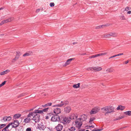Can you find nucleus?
Returning <instances> with one entry per match:
<instances>
[{
  "mask_svg": "<svg viewBox=\"0 0 131 131\" xmlns=\"http://www.w3.org/2000/svg\"><path fill=\"white\" fill-rule=\"evenodd\" d=\"M120 118L119 116L117 117L116 118H115L114 119V121H116L117 120H120Z\"/></svg>",
  "mask_w": 131,
  "mask_h": 131,
  "instance_id": "c03bdc74",
  "label": "nucleus"
},
{
  "mask_svg": "<svg viewBox=\"0 0 131 131\" xmlns=\"http://www.w3.org/2000/svg\"><path fill=\"white\" fill-rule=\"evenodd\" d=\"M13 123H9L5 127L7 129H8V128L11 125L13 124Z\"/></svg>",
  "mask_w": 131,
  "mask_h": 131,
  "instance_id": "c756f323",
  "label": "nucleus"
},
{
  "mask_svg": "<svg viewBox=\"0 0 131 131\" xmlns=\"http://www.w3.org/2000/svg\"><path fill=\"white\" fill-rule=\"evenodd\" d=\"M13 125H12V128H15L18 126L19 124V123L17 120L15 121L13 123Z\"/></svg>",
  "mask_w": 131,
  "mask_h": 131,
  "instance_id": "dca6fc26",
  "label": "nucleus"
},
{
  "mask_svg": "<svg viewBox=\"0 0 131 131\" xmlns=\"http://www.w3.org/2000/svg\"><path fill=\"white\" fill-rule=\"evenodd\" d=\"M12 119L10 116H5L1 120V121L4 120V122L9 121H10Z\"/></svg>",
  "mask_w": 131,
  "mask_h": 131,
  "instance_id": "f3484780",
  "label": "nucleus"
},
{
  "mask_svg": "<svg viewBox=\"0 0 131 131\" xmlns=\"http://www.w3.org/2000/svg\"><path fill=\"white\" fill-rule=\"evenodd\" d=\"M40 109L39 108L38 110H35L34 111V112H35V113L36 114H37V115L39 116L38 117H39V120L40 121V115H39V114H43V112H46L47 111L49 108L48 107L43 109L42 110H40L39 109Z\"/></svg>",
  "mask_w": 131,
  "mask_h": 131,
  "instance_id": "20e7f679",
  "label": "nucleus"
},
{
  "mask_svg": "<svg viewBox=\"0 0 131 131\" xmlns=\"http://www.w3.org/2000/svg\"><path fill=\"white\" fill-rule=\"evenodd\" d=\"M129 8L130 7H129L127 6L125 8L124 11H128L129 9H130Z\"/></svg>",
  "mask_w": 131,
  "mask_h": 131,
  "instance_id": "c9c22d12",
  "label": "nucleus"
},
{
  "mask_svg": "<svg viewBox=\"0 0 131 131\" xmlns=\"http://www.w3.org/2000/svg\"><path fill=\"white\" fill-rule=\"evenodd\" d=\"M123 54V53H119V54H116V56L117 57V56H120L121 55H122Z\"/></svg>",
  "mask_w": 131,
  "mask_h": 131,
  "instance_id": "49530a36",
  "label": "nucleus"
},
{
  "mask_svg": "<svg viewBox=\"0 0 131 131\" xmlns=\"http://www.w3.org/2000/svg\"><path fill=\"white\" fill-rule=\"evenodd\" d=\"M14 19V18L13 17H10L9 18H7L5 19L4 20L5 24L8 22H10Z\"/></svg>",
  "mask_w": 131,
  "mask_h": 131,
  "instance_id": "a211bd4d",
  "label": "nucleus"
},
{
  "mask_svg": "<svg viewBox=\"0 0 131 131\" xmlns=\"http://www.w3.org/2000/svg\"><path fill=\"white\" fill-rule=\"evenodd\" d=\"M37 128L40 130H44L46 128V126L42 124H38Z\"/></svg>",
  "mask_w": 131,
  "mask_h": 131,
  "instance_id": "f8f14e48",
  "label": "nucleus"
},
{
  "mask_svg": "<svg viewBox=\"0 0 131 131\" xmlns=\"http://www.w3.org/2000/svg\"><path fill=\"white\" fill-rule=\"evenodd\" d=\"M71 110V108L69 106H67L66 107L64 108L65 112L67 113H69Z\"/></svg>",
  "mask_w": 131,
  "mask_h": 131,
  "instance_id": "6ab92c4d",
  "label": "nucleus"
},
{
  "mask_svg": "<svg viewBox=\"0 0 131 131\" xmlns=\"http://www.w3.org/2000/svg\"><path fill=\"white\" fill-rule=\"evenodd\" d=\"M40 11V9H37L36 11V13H38Z\"/></svg>",
  "mask_w": 131,
  "mask_h": 131,
  "instance_id": "de8ad7c7",
  "label": "nucleus"
},
{
  "mask_svg": "<svg viewBox=\"0 0 131 131\" xmlns=\"http://www.w3.org/2000/svg\"><path fill=\"white\" fill-rule=\"evenodd\" d=\"M116 57V55H114V56H111V57H110L109 58V59H110L111 58H114V57Z\"/></svg>",
  "mask_w": 131,
  "mask_h": 131,
  "instance_id": "37998d69",
  "label": "nucleus"
},
{
  "mask_svg": "<svg viewBox=\"0 0 131 131\" xmlns=\"http://www.w3.org/2000/svg\"><path fill=\"white\" fill-rule=\"evenodd\" d=\"M63 126L60 124H58V125L56 126V129L57 131H60L62 129Z\"/></svg>",
  "mask_w": 131,
  "mask_h": 131,
  "instance_id": "ddd939ff",
  "label": "nucleus"
},
{
  "mask_svg": "<svg viewBox=\"0 0 131 131\" xmlns=\"http://www.w3.org/2000/svg\"><path fill=\"white\" fill-rule=\"evenodd\" d=\"M68 103L67 101H66L64 102L61 101V103L59 104L56 105L52 106L53 107H62L63 105H66Z\"/></svg>",
  "mask_w": 131,
  "mask_h": 131,
  "instance_id": "1a4fd4ad",
  "label": "nucleus"
},
{
  "mask_svg": "<svg viewBox=\"0 0 131 131\" xmlns=\"http://www.w3.org/2000/svg\"><path fill=\"white\" fill-rule=\"evenodd\" d=\"M131 13V11H128L127 12V14H130Z\"/></svg>",
  "mask_w": 131,
  "mask_h": 131,
  "instance_id": "6e6d98bb",
  "label": "nucleus"
},
{
  "mask_svg": "<svg viewBox=\"0 0 131 131\" xmlns=\"http://www.w3.org/2000/svg\"><path fill=\"white\" fill-rule=\"evenodd\" d=\"M60 117L58 115H54L51 118V120L53 122L58 121L60 120Z\"/></svg>",
  "mask_w": 131,
  "mask_h": 131,
  "instance_id": "6e6552de",
  "label": "nucleus"
},
{
  "mask_svg": "<svg viewBox=\"0 0 131 131\" xmlns=\"http://www.w3.org/2000/svg\"><path fill=\"white\" fill-rule=\"evenodd\" d=\"M6 81H5L2 82L1 84H0V88L2 86L4 85Z\"/></svg>",
  "mask_w": 131,
  "mask_h": 131,
  "instance_id": "72a5a7b5",
  "label": "nucleus"
},
{
  "mask_svg": "<svg viewBox=\"0 0 131 131\" xmlns=\"http://www.w3.org/2000/svg\"><path fill=\"white\" fill-rule=\"evenodd\" d=\"M87 127H89V128H89L90 127H91L93 128H94V126H93V125H92V126H87Z\"/></svg>",
  "mask_w": 131,
  "mask_h": 131,
  "instance_id": "3c124183",
  "label": "nucleus"
},
{
  "mask_svg": "<svg viewBox=\"0 0 131 131\" xmlns=\"http://www.w3.org/2000/svg\"><path fill=\"white\" fill-rule=\"evenodd\" d=\"M55 108H54L53 112L55 114H58L61 113V111L60 108L57 107H54Z\"/></svg>",
  "mask_w": 131,
  "mask_h": 131,
  "instance_id": "9b49d317",
  "label": "nucleus"
},
{
  "mask_svg": "<svg viewBox=\"0 0 131 131\" xmlns=\"http://www.w3.org/2000/svg\"><path fill=\"white\" fill-rule=\"evenodd\" d=\"M38 115L35 113L34 111L30 112L27 115V117L25 119L24 122L25 123L29 122L31 120H33L35 122L37 123L39 121Z\"/></svg>",
  "mask_w": 131,
  "mask_h": 131,
  "instance_id": "f257e3e1",
  "label": "nucleus"
},
{
  "mask_svg": "<svg viewBox=\"0 0 131 131\" xmlns=\"http://www.w3.org/2000/svg\"><path fill=\"white\" fill-rule=\"evenodd\" d=\"M9 72V70H6L5 71H3L1 72L0 73V75H3L6 74Z\"/></svg>",
  "mask_w": 131,
  "mask_h": 131,
  "instance_id": "412c9836",
  "label": "nucleus"
},
{
  "mask_svg": "<svg viewBox=\"0 0 131 131\" xmlns=\"http://www.w3.org/2000/svg\"><path fill=\"white\" fill-rule=\"evenodd\" d=\"M48 104V106H50L52 105V103H47Z\"/></svg>",
  "mask_w": 131,
  "mask_h": 131,
  "instance_id": "603ef678",
  "label": "nucleus"
},
{
  "mask_svg": "<svg viewBox=\"0 0 131 131\" xmlns=\"http://www.w3.org/2000/svg\"><path fill=\"white\" fill-rule=\"evenodd\" d=\"M26 131H31V128L30 127L27 128L26 129Z\"/></svg>",
  "mask_w": 131,
  "mask_h": 131,
  "instance_id": "e433bc0d",
  "label": "nucleus"
},
{
  "mask_svg": "<svg viewBox=\"0 0 131 131\" xmlns=\"http://www.w3.org/2000/svg\"><path fill=\"white\" fill-rule=\"evenodd\" d=\"M75 43V42H73V44H74Z\"/></svg>",
  "mask_w": 131,
  "mask_h": 131,
  "instance_id": "e2e57ef3",
  "label": "nucleus"
},
{
  "mask_svg": "<svg viewBox=\"0 0 131 131\" xmlns=\"http://www.w3.org/2000/svg\"><path fill=\"white\" fill-rule=\"evenodd\" d=\"M113 70L111 68H108L106 70V71L107 73L111 72L113 71Z\"/></svg>",
  "mask_w": 131,
  "mask_h": 131,
  "instance_id": "bb28decb",
  "label": "nucleus"
},
{
  "mask_svg": "<svg viewBox=\"0 0 131 131\" xmlns=\"http://www.w3.org/2000/svg\"><path fill=\"white\" fill-rule=\"evenodd\" d=\"M107 54V52H105L104 53H99V56H102L105 55Z\"/></svg>",
  "mask_w": 131,
  "mask_h": 131,
  "instance_id": "cd10ccee",
  "label": "nucleus"
},
{
  "mask_svg": "<svg viewBox=\"0 0 131 131\" xmlns=\"http://www.w3.org/2000/svg\"><path fill=\"white\" fill-rule=\"evenodd\" d=\"M3 9V8H0V10Z\"/></svg>",
  "mask_w": 131,
  "mask_h": 131,
  "instance_id": "680f3d73",
  "label": "nucleus"
},
{
  "mask_svg": "<svg viewBox=\"0 0 131 131\" xmlns=\"http://www.w3.org/2000/svg\"><path fill=\"white\" fill-rule=\"evenodd\" d=\"M102 68L101 67L96 66L93 67V72H99L101 70Z\"/></svg>",
  "mask_w": 131,
  "mask_h": 131,
  "instance_id": "9d476101",
  "label": "nucleus"
},
{
  "mask_svg": "<svg viewBox=\"0 0 131 131\" xmlns=\"http://www.w3.org/2000/svg\"><path fill=\"white\" fill-rule=\"evenodd\" d=\"M30 55V54L28 53H26L23 55L24 57H26L27 56H28Z\"/></svg>",
  "mask_w": 131,
  "mask_h": 131,
  "instance_id": "f704fd0d",
  "label": "nucleus"
},
{
  "mask_svg": "<svg viewBox=\"0 0 131 131\" xmlns=\"http://www.w3.org/2000/svg\"><path fill=\"white\" fill-rule=\"evenodd\" d=\"M95 58V55L90 56L89 57L90 58Z\"/></svg>",
  "mask_w": 131,
  "mask_h": 131,
  "instance_id": "79ce46f5",
  "label": "nucleus"
},
{
  "mask_svg": "<svg viewBox=\"0 0 131 131\" xmlns=\"http://www.w3.org/2000/svg\"><path fill=\"white\" fill-rule=\"evenodd\" d=\"M23 96V94H21L20 95H19L18 96V97H21V96Z\"/></svg>",
  "mask_w": 131,
  "mask_h": 131,
  "instance_id": "5fc2aeb1",
  "label": "nucleus"
},
{
  "mask_svg": "<svg viewBox=\"0 0 131 131\" xmlns=\"http://www.w3.org/2000/svg\"><path fill=\"white\" fill-rule=\"evenodd\" d=\"M103 112H106L105 114L111 113L114 111V108L112 106H107L101 109Z\"/></svg>",
  "mask_w": 131,
  "mask_h": 131,
  "instance_id": "f03ea898",
  "label": "nucleus"
},
{
  "mask_svg": "<svg viewBox=\"0 0 131 131\" xmlns=\"http://www.w3.org/2000/svg\"><path fill=\"white\" fill-rule=\"evenodd\" d=\"M81 118H79L75 121L74 126L78 129H79L81 127L82 124V122L81 121Z\"/></svg>",
  "mask_w": 131,
  "mask_h": 131,
  "instance_id": "39448f33",
  "label": "nucleus"
},
{
  "mask_svg": "<svg viewBox=\"0 0 131 131\" xmlns=\"http://www.w3.org/2000/svg\"><path fill=\"white\" fill-rule=\"evenodd\" d=\"M124 114L128 116H131V111H128L124 112Z\"/></svg>",
  "mask_w": 131,
  "mask_h": 131,
  "instance_id": "393cba45",
  "label": "nucleus"
},
{
  "mask_svg": "<svg viewBox=\"0 0 131 131\" xmlns=\"http://www.w3.org/2000/svg\"><path fill=\"white\" fill-rule=\"evenodd\" d=\"M6 125L5 124H2L1 126H0V129L2 128L3 127H4Z\"/></svg>",
  "mask_w": 131,
  "mask_h": 131,
  "instance_id": "58836bf2",
  "label": "nucleus"
},
{
  "mask_svg": "<svg viewBox=\"0 0 131 131\" xmlns=\"http://www.w3.org/2000/svg\"><path fill=\"white\" fill-rule=\"evenodd\" d=\"M18 59V57L17 58V57H15L13 59L12 62H15Z\"/></svg>",
  "mask_w": 131,
  "mask_h": 131,
  "instance_id": "7c9ffc66",
  "label": "nucleus"
},
{
  "mask_svg": "<svg viewBox=\"0 0 131 131\" xmlns=\"http://www.w3.org/2000/svg\"><path fill=\"white\" fill-rule=\"evenodd\" d=\"M95 57H99V54H96L95 55Z\"/></svg>",
  "mask_w": 131,
  "mask_h": 131,
  "instance_id": "864d4df0",
  "label": "nucleus"
},
{
  "mask_svg": "<svg viewBox=\"0 0 131 131\" xmlns=\"http://www.w3.org/2000/svg\"><path fill=\"white\" fill-rule=\"evenodd\" d=\"M34 108H32L31 109H30V111H32L34 109Z\"/></svg>",
  "mask_w": 131,
  "mask_h": 131,
  "instance_id": "13d9d810",
  "label": "nucleus"
},
{
  "mask_svg": "<svg viewBox=\"0 0 131 131\" xmlns=\"http://www.w3.org/2000/svg\"><path fill=\"white\" fill-rule=\"evenodd\" d=\"M4 24H5V23L3 20L0 23V26Z\"/></svg>",
  "mask_w": 131,
  "mask_h": 131,
  "instance_id": "ea45409f",
  "label": "nucleus"
},
{
  "mask_svg": "<svg viewBox=\"0 0 131 131\" xmlns=\"http://www.w3.org/2000/svg\"><path fill=\"white\" fill-rule=\"evenodd\" d=\"M50 5L51 7H52L54 6V3H51L50 4Z\"/></svg>",
  "mask_w": 131,
  "mask_h": 131,
  "instance_id": "4c0bfd02",
  "label": "nucleus"
},
{
  "mask_svg": "<svg viewBox=\"0 0 131 131\" xmlns=\"http://www.w3.org/2000/svg\"><path fill=\"white\" fill-rule=\"evenodd\" d=\"M48 106V104L47 103L45 105H42V106L43 107H47V106Z\"/></svg>",
  "mask_w": 131,
  "mask_h": 131,
  "instance_id": "09e8293b",
  "label": "nucleus"
},
{
  "mask_svg": "<svg viewBox=\"0 0 131 131\" xmlns=\"http://www.w3.org/2000/svg\"><path fill=\"white\" fill-rule=\"evenodd\" d=\"M21 116V114H16L14 116V118L15 119L19 118Z\"/></svg>",
  "mask_w": 131,
  "mask_h": 131,
  "instance_id": "b1692460",
  "label": "nucleus"
},
{
  "mask_svg": "<svg viewBox=\"0 0 131 131\" xmlns=\"http://www.w3.org/2000/svg\"><path fill=\"white\" fill-rule=\"evenodd\" d=\"M9 130L7 129L5 127L2 130V131H8Z\"/></svg>",
  "mask_w": 131,
  "mask_h": 131,
  "instance_id": "a19ab883",
  "label": "nucleus"
},
{
  "mask_svg": "<svg viewBox=\"0 0 131 131\" xmlns=\"http://www.w3.org/2000/svg\"><path fill=\"white\" fill-rule=\"evenodd\" d=\"M103 26V25L99 26H98L96 27V28L97 29L100 28H101Z\"/></svg>",
  "mask_w": 131,
  "mask_h": 131,
  "instance_id": "a18cd8bd",
  "label": "nucleus"
},
{
  "mask_svg": "<svg viewBox=\"0 0 131 131\" xmlns=\"http://www.w3.org/2000/svg\"><path fill=\"white\" fill-rule=\"evenodd\" d=\"M21 55V53L20 52H17V54H16V57H18V58H19L20 56Z\"/></svg>",
  "mask_w": 131,
  "mask_h": 131,
  "instance_id": "2f4dec72",
  "label": "nucleus"
},
{
  "mask_svg": "<svg viewBox=\"0 0 131 131\" xmlns=\"http://www.w3.org/2000/svg\"><path fill=\"white\" fill-rule=\"evenodd\" d=\"M120 119H122L123 118H124V116L123 115L120 116H119Z\"/></svg>",
  "mask_w": 131,
  "mask_h": 131,
  "instance_id": "8fccbe9b",
  "label": "nucleus"
},
{
  "mask_svg": "<svg viewBox=\"0 0 131 131\" xmlns=\"http://www.w3.org/2000/svg\"><path fill=\"white\" fill-rule=\"evenodd\" d=\"M129 62V61L128 60H127L125 62V64H127Z\"/></svg>",
  "mask_w": 131,
  "mask_h": 131,
  "instance_id": "4d7b16f0",
  "label": "nucleus"
},
{
  "mask_svg": "<svg viewBox=\"0 0 131 131\" xmlns=\"http://www.w3.org/2000/svg\"><path fill=\"white\" fill-rule=\"evenodd\" d=\"M86 70H91L93 71V67L88 68L86 69Z\"/></svg>",
  "mask_w": 131,
  "mask_h": 131,
  "instance_id": "473e14b6",
  "label": "nucleus"
},
{
  "mask_svg": "<svg viewBox=\"0 0 131 131\" xmlns=\"http://www.w3.org/2000/svg\"><path fill=\"white\" fill-rule=\"evenodd\" d=\"M86 131H89L88 130H86Z\"/></svg>",
  "mask_w": 131,
  "mask_h": 131,
  "instance_id": "0e129e2a",
  "label": "nucleus"
},
{
  "mask_svg": "<svg viewBox=\"0 0 131 131\" xmlns=\"http://www.w3.org/2000/svg\"><path fill=\"white\" fill-rule=\"evenodd\" d=\"M80 83H78L77 84H74L72 86L73 87L75 88H78L80 87Z\"/></svg>",
  "mask_w": 131,
  "mask_h": 131,
  "instance_id": "5701e85b",
  "label": "nucleus"
},
{
  "mask_svg": "<svg viewBox=\"0 0 131 131\" xmlns=\"http://www.w3.org/2000/svg\"><path fill=\"white\" fill-rule=\"evenodd\" d=\"M70 131H74L75 130V128L74 127H71L68 128Z\"/></svg>",
  "mask_w": 131,
  "mask_h": 131,
  "instance_id": "a878e982",
  "label": "nucleus"
},
{
  "mask_svg": "<svg viewBox=\"0 0 131 131\" xmlns=\"http://www.w3.org/2000/svg\"><path fill=\"white\" fill-rule=\"evenodd\" d=\"M125 19V18L124 17V16H123V19L124 20V19Z\"/></svg>",
  "mask_w": 131,
  "mask_h": 131,
  "instance_id": "052dcab7",
  "label": "nucleus"
},
{
  "mask_svg": "<svg viewBox=\"0 0 131 131\" xmlns=\"http://www.w3.org/2000/svg\"><path fill=\"white\" fill-rule=\"evenodd\" d=\"M52 115V114L51 113H49L46 116L45 119H48L49 118H51V116Z\"/></svg>",
  "mask_w": 131,
  "mask_h": 131,
  "instance_id": "4be33fe9",
  "label": "nucleus"
},
{
  "mask_svg": "<svg viewBox=\"0 0 131 131\" xmlns=\"http://www.w3.org/2000/svg\"><path fill=\"white\" fill-rule=\"evenodd\" d=\"M95 119V118L94 117H92L90 118V121H89V123L91 124V122L94 120Z\"/></svg>",
  "mask_w": 131,
  "mask_h": 131,
  "instance_id": "c85d7f7f",
  "label": "nucleus"
},
{
  "mask_svg": "<svg viewBox=\"0 0 131 131\" xmlns=\"http://www.w3.org/2000/svg\"><path fill=\"white\" fill-rule=\"evenodd\" d=\"M74 58H70L67 60V61L63 65V66L65 67L67 65L71 63V61L74 59Z\"/></svg>",
  "mask_w": 131,
  "mask_h": 131,
  "instance_id": "4468645a",
  "label": "nucleus"
},
{
  "mask_svg": "<svg viewBox=\"0 0 131 131\" xmlns=\"http://www.w3.org/2000/svg\"><path fill=\"white\" fill-rule=\"evenodd\" d=\"M69 118L71 119H77V116L74 114V113H71L69 117Z\"/></svg>",
  "mask_w": 131,
  "mask_h": 131,
  "instance_id": "2eb2a0df",
  "label": "nucleus"
},
{
  "mask_svg": "<svg viewBox=\"0 0 131 131\" xmlns=\"http://www.w3.org/2000/svg\"><path fill=\"white\" fill-rule=\"evenodd\" d=\"M61 122L63 124H67V123H69L70 121V119L68 117H63L61 119Z\"/></svg>",
  "mask_w": 131,
  "mask_h": 131,
  "instance_id": "423d86ee",
  "label": "nucleus"
},
{
  "mask_svg": "<svg viewBox=\"0 0 131 131\" xmlns=\"http://www.w3.org/2000/svg\"><path fill=\"white\" fill-rule=\"evenodd\" d=\"M84 130H85L84 129H82V130H80L79 131H84Z\"/></svg>",
  "mask_w": 131,
  "mask_h": 131,
  "instance_id": "bf43d9fd",
  "label": "nucleus"
},
{
  "mask_svg": "<svg viewBox=\"0 0 131 131\" xmlns=\"http://www.w3.org/2000/svg\"><path fill=\"white\" fill-rule=\"evenodd\" d=\"M118 36V34L116 32H112L104 34L102 36L103 38H111V37H116Z\"/></svg>",
  "mask_w": 131,
  "mask_h": 131,
  "instance_id": "7ed1b4c3",
  "label": "nucleus"
},
{
  "mask_svg": "<svg viewBox=\"0 0 131 131\" xmlns=\"http://www.w3.org/2000/svg\"><path fill=\"white\" fill-rule=\"evenodd\" d=\"M100 110L99 107H95L90 112V113L91 114H96Z\"/></svg>",
  "mask_w": 131,
  "mask_h": 131,
  "instance_id": "0eeeda50",
  "label": "nucleus"
},
{
  "mask_svg": "<svg viewBox=\"0 0 131 131\" xmlns=\"http://www.w3.org/2000/svg\"><path fill=\"white\" fill-rule=\"evenodd\" d=\"M125 108V106H122L121 105H119L117 107L116 109L117 110H123Z\"/></svg>",
  "mask_w": 131,
  "mask_h": 131,
  "instance_id": "aec40b11",
  "label": "nucleus"
}]
</instances>
